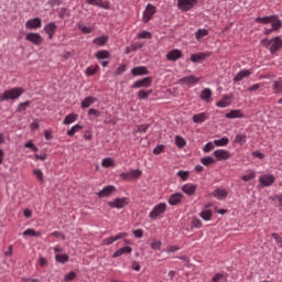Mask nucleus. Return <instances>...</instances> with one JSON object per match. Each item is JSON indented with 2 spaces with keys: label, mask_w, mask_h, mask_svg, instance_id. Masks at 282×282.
<instances>
[{
  "label": "nucleus",
  "mask_w": 282,
  "mask_h": 282,
  "mask_svg": "<svg viewBox=\"0 0 282 282\" xmlns=\"http://www.w3.org/2000/svg\"><path fill=\"white\" fill-rule=\"evenodd\" d=\"M24 89L21 87H14L4 93L0 94V102H6L8 100H18L24 94Z\"/></svg>",
  "instance_id": "obj_1"
},
{
  "label": "nucleus",
  "mask_w": 282,
  "mask_h": 282,
  "mask_svg": "<svg viewBox=\"0 0 282 282\" xmlns=\"http://www.w3.org/2000/svg\"><path fill=\"white\" fill-rule=\"evenodd\" d=\"M167 205L166 203H159L155 205L149 214L150 219H158L161 215L166 213Z\"/></svg>",
  "instance_id": "obj_2"
},
{
  "label": "nucleus",
  "mask_w": 282,
  "mask_h": 282,
  "mask_svg": "<svg viewBox=\"0 0 282 282\" xmlns=\"http://www.w3.org/2000/svg\"><path fill=\"white\" fill-rule=\"evenodd\" d=\"M142 176V171L141 170H130L129 172H122L120 174L121 180L124 182H131L133 180H140Z\"/></svg>",
  "instance_id": "obj_3"
},
{
  "label": "nucleus",
  "mask_w": 282,
  "mask_h": 282,
  "mask_svg": "<svg viewBox=\"0 0 282 282\" xmlns=\"http://www.w3.org/2000/svg\"><path fill=\"white\" fill-rule=\"evenodd\" d=\"M197 4V0H177V8L181 12H188Z\"/></svg>",
  "instance_id": "obj_4"
},
{
  "label": "nucleus",
  "mask_w": 282,
  "mask_h": 282,
  "mask_svg": "<svg viewBox=\"0 0 282 282\" xmlns=\"http://www.w3.org/2000/svg\"><path fill=\"white\" fill-rule=\"evenodd\" d=\"M202 80L200 77H195L194 75H189L186 77H182L178 79V85L186 86V87H193L194 85H197Z\"/></svg>",
  "instance_id": "obj_5"
},
{
  "label": "nucleus",
  "mask_w": 282,
  "mask_h": 282,
  "mask_svg": "<svg viewBox=\"0 0 282 282\" xmlns=\"http://www.w3.org/2000/svg\"><path fill=\"white\" fill-rule=\"evenodd\" d=\"M151 85H153V77H143L132 84V89L149 88Z\"/></svg>",
  "instance_id": "obj_6"
},
{
  "label": "nucleus",
  "mask_w": 282,
  "mask_h": 282,
  "mask_svg": "<svg viewBox=\"0 0 282 282\" xmlns=\"http://www.w3.org/2000/svg\"><path fill=\"white\" fill-rule=\"evenodd\" d=\"M268 47H269L271 54H276V51L281 50V47H282L281 37L275 36V37L269 40Z\"/></svg>",
  "instance_id": "obj_7"
},
{
  "label": "nucleus",
  "mask_w": 282,
  "mask_h": 282,
  "mask_svg": "<svg viewBox=\"0 0 282 282\" xmlns=\"http://www.w3.org/2000/svg\"><path fill=\"white\" fill-rule=\"evenodd\" d=\"M276 182V177L273 174H263L259 177L260 186L268 187L272 186Z\"/></svg>",
  "instance_id": "obj_8"
},
{
  "label": "nucleus",
  "mask_w": 282,
  "mask_h": 282,
  "mask_svg": "<svg viewBox=\"0 0 282 282\" xmlns=\"http://www.w3.org/2000/svg\"><path fill=\"white\" fill-rule=\"evenodd\" d=\"M155 12H156L155 6L148 4L142 17L143 23H149L153 19V15L155 14Z\"/></svg>",
  "instance_id": "obj_9"
},
{
  "label": "nucleus",
  "mask_w": 282,
  "mask_h": 282,
  "mask_svg": "<svg viewBox=\"0 0 282 282\" xmlns=\"http://www.w3.org/2000/svg\"><path fill=\"white\" fill-rule=\"evenodd\" d=\"M42 25H43V21L41 20V18L29 19L25 22L26 30H39Z\"/></svg>",
  "instance_id": "obj_10"
},
{
  "label": "nucleus",
  "mask_w": 282,
  "mask_h": 282,
  "mask_svg": "<svg viewBox=\"0 0 282 282\" xmlns=\"http://www.w3.org/2000/svg\"><path fill=\"white\" fill-rule=\"evenodd\" d=\"M213 155L216 158L217 162L230 160V151L225 149H218L214 151Z\"/></svg>",
  "instance_id": "obj_11"
},
{
  "label": "nucleus",
  "mask_w": 282,
  "mask_h": 282,
  "mask_svg": "<svg viewBox=\"0 0 282 282\" xmlns=\"http://www.w3.org/2000/svg\"><path fill=\"white\" fill-rule=\"evenodd\" d=\"M56 30H58V25H56V22H48L43 28V31L45 32V34H47L50 41L54 39V34H56Z\"/></svg>",
  "instance_id": "obj_12"
},
{
  "label": "nucleus",
  "mask_w": 282,
  "mask_h": 282,
  "mask_svg": "<svg viewBox=\"0 0 282 282\" xmlns=\"http://www.w3.org/2000/svg\"><path fill=\"white\" fill-rule=\"evenodd\" d=\"M129 205V198L127 197H121V198H116L113 202H109L108 206H110V208H124V206Z\"/></svg>",
  "instance_id": "obj_13"
},
{
  "label": "nucleus",
  "mask_w": 282,
  "mask_h": 282,
  "mask_svg": "<svg viewBox=\"0 0 282 282\" xmlns=\"http://www.w3.org/2000/svg\"><path fill=\"white\" fill-rule=\"evenodd\" d=\"M25 41H29V43L33 45H41V43H43V36H41L40 33H28Z\"/></svg>",
  "instance_id": "obj_14"
},
{
  "label": "nucleus",
  "mask_w": 282,
  "mask_h": 282,
  "mask_svg": "<svg viewBox=\"0 0 282 282\" xmlns=\"http://www.w3.org/2000/svg\"><path fill=\"white\" fill-rule=\"evenodd\" d=\"M182 199H184V194L177 192L169 197L167 203L170 204V206H177V204H180Z\"/></svg>",
  "instance_id": "obj_15"
},
{
  "label": "nucleus",
  "mask_w": 282,
  "mask_h": 282,
  "mask_svg": "<svg viewBox=\"0 0 282 282\" xmlns=\"http://www.w3.org/2000/svg\"><path fill=\"white\" fill-rule=\"evenodd\" d=\"M250 76H252V73L250 69H241L234 77V83H241V80H243V78H250Z\"/></svg>",
  "instance_id": "obj_16"
},
{
  "label": "nucleus",
  "mask_w": 282,
  "mask_h": 282,
  "mask_svg": "<svg viewBox=\"0 0 282 282\" xmlns=\"http://www.w3.org/2000/svg\"><path fill=\"white\" fill-rule=\"evenodd\" d=\"M208 112H199L193 116L192 120L195 124H204L208 120Z\"/></svg>",
  "instance_id": "obj_17"
},
{
  "label": "nucleus",
  "mask_w": 282,
  "mask_h": 282,
  "mask_svg": "<svg viewBox=\"0 0 282 282\" xmlns=\"http://www.w3.org/2000/svg\"><path fill=\"white\" fill-rule=\"evenodd\" d=\"M180 58H182V51H180L177 48H174V50L169 51L166 53V59L167 61L175 62V61H180Z\"/></svg>",
  "instance_id": "obj_18"
},
{
  "label": "nucleus",
  "mask_w": 282,
  "mask_h": 282,
  "mask_svg": "<svg viewBox=\"0 0 282 282\" xmlns=\"http://www.w3.org/2000/svg\"><path fill=\"white\" fill-rule=\"evenodd\" d=\"M182 191L183 193H185V195H187L188 197H191L194 193H196L197 191V185L193 184V183H186L182 186Z\"/></svg>",
  "instance_id": "obj_19"
},
{
  "label": "nucleus",
  "mask_w": 282,
  "mask_h": 282,
  "mask_svg": "<svg viewBox=\"0 0 282 282\" xmlns=\"http://www.w3.org/2000/svg\"><path fill=\"white\" fill-rule=\"evenodd\" d=\"M199 98L204 100V102H213V90L210 88H204L200 91Z\"/></svg>",
  "instance_id": "obj_20"
},
{
  "label": "nucleus",
  "mask_w": 282,
  "mask_h": 282,
  "mask_svg": "<svg viewBox=\"0 0 282 282\" xmlns=\"http://www.w3.org/2000/svg\"><path fill=\"white\" fill-rule=\"evenodd\" d=\"M132 76H148L149 68L147 66H137L131 69Z\"/></svg>",
  "instance_id": "obj_21"
},
{
  "label": "nucleus",
  "mask_w": 282,
  "mask_h": 282,
  "mask_svg": "<svg viewBox=\"0 0 282 282\" xmlns=\"http://www.w3.org/2000/svg\"><path fill=\"white\" fill-rule=\"evenodd\" d=\"M230 105H232V100L228 95H225L219 101L216 102V107H219L220 109H226V107H230Z\"/></svg>",
  "instance_id": "obj_22"
},
{
  "label": "nucleus",
  "mask_w": 282,
  "mask_h": 282,
  "mask_svg": "<svg viewBox=\"0 0 282 282\" xmlns=\"http://www.w3.org/2000/svg\"><path fill=\"white\" fill-rule=\"evenodd\" d=\"M228 120H235L237 118H243V111L241 109L230 110L225 115Z\"/></svg>",
  "instance_id": "obj_23"
},
{
  "label": "nucleus",
  "mask_w": 282,
  "mask_h": 282,
  "mask_svg": "<svg viewBox=\"0 0 282 282\" xmlns=\"http://www.w3.org/2000/svg\"><path fill=\"white\" fill-rule=\"evenodd\" d=\"M213 197H215L216 199L223 200L226 199V197H228V191L224 189V188H216L213 193H212Z\"/></svg>",
  "instance_id": "obj_24"
},
{
  "label": "nucleus",
  "mask_w": 282,
  "mask_h": 282,
  "mask_svg": "<svg viewBox=\"0 0 282 282\" xmlns=\"http://www.w3.org/2000/svg\"><path fill=\"white\" fill-rule=\"evenodd\" d=\"M108 42H109L108 35H101L93 40L94 45H97V47H105V45H107Z\"/></svg>",
  "instance_id": "obj_25"
},
{
  "label": "nucleus",
  "mask_w": 282,
  "mask_h": 282,
  "mask_svg": "<svg viewBox=\"0 0 282 282\" xmlns=\"http://www.w3.org/2000/svg\"><path fill=\"white\" fill-rule=\"evenodd\" d=\"M210 56V53H196L191 55L192 63H199L200 61H205V58H208Z\"/></svg>",
  "instance_id": "obj_26"
},
{
  "label": "nucleus",
  "mask_w": 282,
  "mask_h": 282,
  "mask_svg": "<svg viewBox=\"0 0 282 282\" xmlns=\"http://www.w3.org/2000/svg\"><path fill=\"white\" fill-rule=\"evenodd\" d=\"M116 191L113 185H108L97 193L98 197H109Z\"/></svg>",
  "instance_id": "obj_27"
},
{
  "label": "nucleus",
  "mask_w": 282,
  "mask_h": 282,
  "mask_svg": "<svg viewBox=\"0 0 282 282\" xmlns=\"http://www.w3.org/2000/svg\"><path fill=\"white\" fill-rule=\"evenodd\" d=\"M95 102H98V98L88 96L82 101V109H88V107H90Z\"/></svg>",
  "instance_id": "obj_28"
},
{
  "label": "nucleus",
  "mask_w": 282,
  "mask_h": 282,
  "mask_svg": "<svg viewBox=\"0 0 282 282\" xmlns=\"http://www.w3.org/2000/svg\"><path fill=\"white\" fill-rule=\"evenodd\" d=\"M133 252V249L131 247H123L118 249L113 254V259H118V257H122V254H131Z\"/></svg>",
  "instance_id": "obj_29"
},
{
  "label": "nucleus",
  "mask_w": 282,
  "mask_h": 282,
  "mask_svg": "<svg viewBox=\"0 0 282 282\" xmlns=\"http://www.w3.org/2000/svg\"><path fill=\"white\" fill-rule=\"evenodd\" d=\"M276 19V15H265V17H258L254 19L256 23H262L263 25H268L272 23V20Z\"/></svg>",
  "instance_id": "obj_30"
},
{
  "label": "nucleus",
  "mask_w": 282,
  "mask_h": 282,
  "mask_svg": "<svg viewBox=\"0 0 282 282\" xmlns=\"http://www.w3.org/2000/svg\"><path fill=\"white\" fill-rule=\"evenodd\" d=\"M95 57L97 61H105L107 58H111V53H109L107 50L97 51L95 53Z\"/></svg>",
  "instance_id": "obj_31"
},
{
  "label": "nucleus",
  "mask_w": 282,
  "mask_h": 282,
  "mask_svg": "<svg viewBox=\"0 0 282 282\" xmlns=\"http://www.w3.org/2000/svg\"><path fill=\"white\" fill-rule=\"evenodd\" d=\"M102 169H116V161L111 158H105L101 161Z\"/></svg>",
  "instance_id": "obj_32"
},
{
  "label": "nucleus",
  "mask_w": 282,
  "mask_h": 282,
  "mask_svg": "<svg viewBox=\"0 0 282 282\" xmlns=\"http://www.w3.org/2000/svg\"><path fill=\"white\" fill-rule=\"evenodd\" d=\"M78 120V115L76 113H69L65 117V119L63 120V124L67 126V124H74V122H76Z\"/></svg>",
  "instance_id": "obj_33"
},
{
  "label": "nucleus",
  "mask_w": 282,
  "mask_h": 282,
  "mask_svg": "<svg viewBox=\"0 0 282 282\" xmlns=\"http://www.w3.org/2000/svg\"><path fill=\"white\" fill-rule=\"evenodd\" d=\"M254 177H257V172L253 170H248L247 173L241 176V180L243 182H251V180H254Z\"/></svg>",
  "instance_id": "obj_34"
},
{
  "label": "nucleus",
  "mask_w": 282,
  "mask_h": 282,
  "mask_svg": "<svg viewBox=\"0 0 282 282\" xmlns=\"http://www.w3.org/2000/svg\"><path fill=\"white\" fill-rule=\"evenodd\" d=\"M282 28V21L279 19V15H276L275 19L272 20L271 22V29L273 32H279Z\"/></svg>",
  "instance_id": "obj_35"
},
{
  "label": "nucleus",
  "mask_w": 282,
  "mask_h": 282,
  "mask_svg": "<svg viewBox=\"0 0 282 282\" xmlns=\"http://www.w3.org/2000/svg\"><path fill=\"white\" fill-rule=\"evenodd\" d=\"M199 217H202V219H204V221H210V219H213V210L203 209L199 214Z\"/></svg>",
  "instance_id": "obj_36"
},
{
  "label": "nucleus",
  "mask_w": 282,
  "mask_h": 282,
  "mask_svg": "<svg viewBox=\"0 0 282 282\" xmlns=\"http://www.w3.org/2000/svg\"><path fill=\"white\" fill-rule=\"evenodd\" d=\"M151 94H153V89H150V90L141 89L138 91L137 96H138L139 100H147V98H149V96H151Z\"/></svg>",
  "instance_id": "obj_37"
},
{
  "label": "nucleus",
  "mask_w": 282,
  "mask_h": 282,
  "mask_svg": "<svg viewBox=\"0 0 282 282\" xmlns=\"http://www.w3.org/2000/svg\"><path fill=\"white\" fill-rule=\"evenodd\" d=\"M230 139L228 137H223L221 139L214 140L215 147H228Z\"/></svg>",
  "instance_id": "obj_38"
},
{
  "label": "nucleus",
  "mask_w": 282,
  "mask_h": 282,
  "mask_svg": "<svg viewBox=\"0 0 282 282\" xmlns=\"http://www.w3.org/2000/svg\"><path fill=\"white\" fill-rule=\"evenodd\" d=\"M228 279V273L219 272L216 273L215 276L212 279L213 282H224Z\"/></svg>",
  "instance_id": "obj_39"
},
{
  "label": "nucleus",
  "mask_w": 282,
  "mask_h": 282,
  "mask_svg": "<svg viewBox=\"0 0 282 282\" xmlns=\"http://www.w3.org/2000/svg\"><path fill=\"white\" fill-rule=\"evenodd\" d=\"M273 94H282V80H273L272 84Z\"/></svg>",
  "instance_id": "obj_40"
},
{
  "label": "nucleus",
  "mask_w": 282,
  "mask_h": 282,
  "mask_svg": "<svg viewBox=\"0 0 282 282\" xmlns=\"http://www.w3.org/2000/svg\"><path fill=\"white\" fill-rule=\"evenodd\" d=\"M174 142L177 149H184V147H186V139L183 138L182 135H176L174 139Z\"/></svg>",
  "instance_id": "obj_41"
},
{
  "label": "nucleus",
  "mask_w": 282,
  "mask_h": 282,
  "mask_svg": "<svg viewBox=\"0 0 282 282\" xmlns=\"http://www.w3.org/2000/svg\"><path fill=\"white\" fill-rule=\"evenodd\" d=\"M83 126L82 124H75L69 130H67L66 134L72 138L73 135H76L78 131H82Z\"/></svg>",
  "instance_id": "obj_42"
},
{
  "label": "nucleus",
  "mask_w": 282,
  "mask_h": 282,
  "mask_svg": "<svg viewBox=\"0 0 282 282\" xmlns=\"http://www.w3.org/2000/svg\"><path fill=\"white\" fill-rule=\"evenodd\" d=\"M33 175H35V177H36V180H39L40 184H43V182H45V175L43 174L42 170L34 169Z\"/></svg>",
  "instance_id": "obj_43"
},
{
  "label": "nucleus",
  "mask_w": 282,
  "mask_h": 282,
  "mask_svg": "<svg viewBox=\"0 0 282 282\" xmlns=\"http://www.w3.org/2000/svg\"><path fill=\"white\" fill-rule=\"evenodd\" d=\"M204 36H208V30L206 29H198L195 33L196 41H202Z\"/></svg>",
  "instance_id": "obj_44"
},
{
  "label": "nucleus",
  "mask_w": 282,
  "mask_h": 282,
  "mask_svg": "<svg viewBox=\"0 0 282 282\" xmlns=\"http://www.w3.org/2000/svg\"><path fill=\"white\" fill-rule=\"evenodd\" d=\"M235 144H239L240 147H243L245 142H247V137L246 134H236L235 140H234Z\"/></svg>",
  "instance_id": "obj_45"
},
{
  "label": "nucleus",
  "mask_w": 282,
  "mask_h": 282,
  "mask_svg": "<svg viewBox=\"0 0 282 282\" xmlns=\"http://www.w3.org/2000/svg\"><path fill=\"white\" fill-rule=\"evenodd\" d=\"M86 2L96 8H105L106 10H109V6H102V0H86Z\"/></svg>",
  "instance_id": "obj_46"
},
{
  "label": "nucleus",
  "mask_w": 282,
  "mask_h": 282,
  "mask_svg": "<svg viewBox=\"0 0 282 282\" xmlns=\"http://www.w3.org/2000/svg\"><path fill=\"white\" fill-rule=\"evenodd\" d=\"M217 160L213 159V156H204L200 159V163L204 166H210V164H215Z\"/></svg>",
  "instance_id": "obj_47"
},
{
  "label": "nucleus",
  "mask_w": 282,
  "mask_h": 282,
  "mask_svg": "<svg viewBox=\"0 0 282 282\" xmlns=\"http://www.w3.org/2000/svg\"><path fill=\"white\" fill-rule=\"evenodd\" d=\"M55 261L57 263H67V261H69V256L67 253H63V254H56L55 256Z\"/></svg>",
  "instance_id": "obj_48"
},
{
  "label": "nucleus",
  "mask_w": 282,
  "mask_h": 282,
  "mask_svg": "<svg viewBox=\"0 0 282 282\" xmlns=\"http://www.w3.org/2000/svg\"><path fill=\"white\" fill-rule=\"evenodd\" d=\"M23 237H41V231L34 229H26L23 231Z\"/></svg>",
  "instance_id": "obj_49"
},
{
  "label": "nucleus",
  "mask_w": 282,
  "mask_h": 282,
  "mask_svg": "<svg viewBox=\"0 0 282 282\" xmlns=\"http://www.w3.org/2000/svg\"><path fill=\"white\" fill-rule=\"evenodd\" d=\"M100 67L98 65L96 66H88L85 70L86 76H94Z\"/></svg>",
  "instance_id": "obj_50"
},
{
  "label": "nucleus",
  "mask_w": 282,
  "mask_h": 282,
  "mask_svg": "<svg viewBox=\"0 0 282 282\" xmlns=\"http://www.w3.org/2000/svg\"><path fill=\"white\" fill-rule=\"evenodd\" d=\"M78 29L80 32H83V34H91L94 32V26H87L85 24H79Z\"/></svg>",
  "instance_id": "obj_51"
},
{
  "label": "nucleus",
  "mask_w": 282,
  "mask_h": 282,
  "mask_svg": "<svg viewBox=\"0 0 282 282\" xmlns=\"http://www.w3.org/2000/svg\"><path fill=\"white\" fill-rule=\"evenodd\" d=\"M127 72V65L121 64L115 72V76H122Z\"/></svg>",
  "instance_id": "obj_52"
},
{
  "label": "nucleus",
  "mask_w": 282,
  "mask_h": 282,
  "mask_svg": "<svg viewBox=\"0 0 282 282\" xmlns=\"http://www.w3.org/2000/svg\"><path fill=\"white\" fill-rule=\"evenodd\" d=\"M149 127H150L149 124H140L138 126L134 133H147V131H149Z\"/></svg>",
  "instance_id": "obj_53"
},
{
  "label": "nucleus",
  "mask_w": 282,
  "mask_h": 282,
  "mask_svg": "<svg viewBox=\"0 0 282 282\" xmlns=\"http://www.w3.org/2000/svg\"><path fill=\"white\" fill-rule=\"evenodd\" d=\"M271 237L275 240V243L278 245V247L282 248V237L276 232H273Z\"/></svg>",
  "instance_id": "obj_54"
},
{
  "label": "nucleus",
  "mask_w": 282,
  "mask_h": 282,
  "mask_svg": "<svg viewBox=\"0 0 282 282\" xmlns=\"http://www.w3.org/2000/svg\"><path fill=\"white\" fill-rule=\"evenodd\" d=\"M213 149H215V143L213 142H207L205 144V147H203V152L204 153H210V151H213Z\"/></svg>",
  "instance_id": "obj_55"
},
{
  "label": "nucleus",
  "mask_w": 282,
  "mask_h": 282,
  "mask_svg": "<svg viewBox=\"0 0 282 282\" xmlns=\"http://www.w3.org/2000/svg\"><path fill=\"white\" fill-rule=\"evenodd\" d=\"M74 279H76V272H74V271L68 272V273L64 276V281H65V282H72V281H74Z\"/></svg>",
  "instance_id": "obj_56"
},
{
  "label": "nucleus",
  "mask_w": 282,
  "mask_h": 282,
  "mask_svg": "<svg viewBox=\"0 0 282 282\" xmlns=\"http://www.w3.org/2000/svg\"><path fill=\"white\" fill-rule=\"evenodd\" d=\"M152 34L149 31H141L138 33V39H151Z\"/></svg>",
  "instance_id": "obj_57"
},
{
  "label": "nucleus",
  "mask_w": 282,
  "mask_h": 282,
  "mask_svg": "<svg viewBox=\"0 0 282 282\" xmlns=\"http://www.w3.org/2000/svg\"><path fill=\"white\" fill-rule=\"evenodd\" d=\"M192 227L193 228H202V220L197 217L192 219Z\"/></svg>",
  "instance_id": "obj_58"
},
{
  "label": "nucleus",
  "mask_w": 282,
  "mask_h": 282,
  "mask_svg": "<svg viewBox=\"0 0 282 282\" xmlns=\"http://www.w3.org/2000/svg\"><path fill=\"white\" fill-rule=\"evenodd\" d=\"M177 250H181L178 246H169L165 248L164 252H167V254H171V252H177Z\"/></svg>",
  "instance_id": "obj_59"
},
{
  "label": "nucleus",
  "mask_w": 282,
  "mask_h": 282,
  "mask_svg": "<svg viewBox=\"0 0 282 282\" xmlns=\"http://www.w3.org/2000/svg\"><path fill=\"white\" fill-rule=\"evenodd\" d=\"M165 147L163 144L156 145L153 149V154L154 155H160L164 151Z\"/></svg>",
  "instance_id": "obj_60"
},
{
  "label": "nucleus",
  "mask_w": 282,
  "mask_h": 282,
  "mask_svg": "<svg viewBox=\"0 0 282 282\" xmlns=\"http://www.w3.org/2000/svg\"><path fill=\"white\" fill-rule=\"evenodd\" d=\"M25 149H31L32 151L36 152L39 151V148L34 144V142L32 141H28L25 144H24Z\"/></svg>",
  "instance_id": "obj_61"
},
{
  "label": "nucleus",
  "mask_w": 282,
  "mask_h": 282,
  "mask_svg": "<svg viewBox=\"0 0 282 282\" xmlns=\"http://www.w3.org/2000/svg\"><path fill=\"white\" fill-rule=\"evenodd\" d=\"M160 248H162V241L155 240V241L151 242L152 250H160Z\"/></svg>",
  "instance_id": "obj_62"
},
{
  "label": "nucleus",
  "mask_w": 282,
  "mask_h": 282,
  "mask_svg": "<svg viewBox=\"0 0 282 282\" xmlns=\"http://www.w3.org/2000/svg\"><path fill=\"white\" fill-rule=\"evenodd\" d=\"M116 238L115 237H109L102 240V246H111V243H115Z\"/></svg>",
  "instance_id": "obj_63"
},
{
  "label": "nucleus",
  "mask_w": 282,
  "mask_h": 282,
  "mask_svg": "<svg viewBox=\"0 0 282 282\" xmlns=\"http://www.w3.org/2000/svg\"><path fill=\"white\" fill-rule=\"evenodd\" d=\"M29 106H30V101L21 102L18 106V111H25L26 107H29Z\"/></svg>",
  "instance_id": "obj_64"
}]
</instances>
